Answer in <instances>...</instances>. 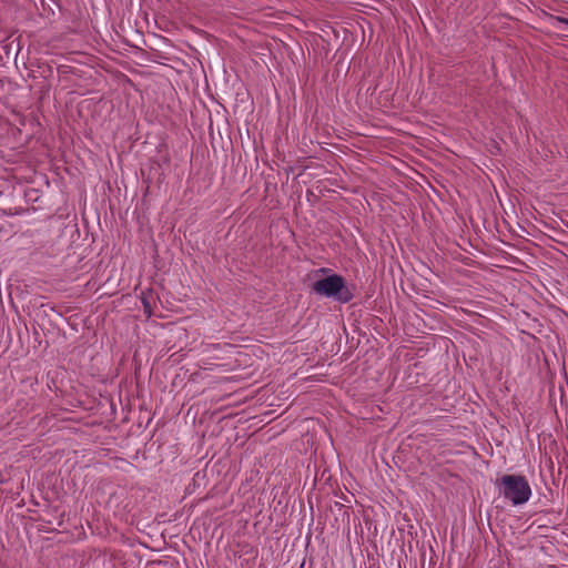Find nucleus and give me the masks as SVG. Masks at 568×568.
Here are the masks:
<instances>
[{"instance_id": "f257e3e1", "label": "nucleus", "mask_w": 568, "mask_h": 568, "mask_svg": "<svg viewBox=\"0 0 568 568\" xmlns=\"http://www.w3.org/2000/svg\"><path fill=\"white\" fill-rule=\"evenodd\" d=\"M499 494L513 506L526 504L531 497V488L524 476L504 475L496 483Z\"/></svg>"}, {"instance_id": "f03ea898", "label": "nucleus", "mask_w": 568, "mask_h": 568, "mask_svg": "<svg viewBox=\"0 0 568 568\" xmlns=\"http://www.w3.org/2000/svg\"><path fill=\"white\" fill-rule=\"evenodd\" d=\"M312 288L316 294L343 304L353 298V293L346 286L344 277L337 274L317 280L313 283Z\"/></svg>"}, {"instance_id": "7ed1b4c3", "label": "nucleus", "mask_w": 568, "mask_h": 568, "mask_svg": "<svg viewBox=\"0 0 568 568\" xmlns=\"http://www.w3.org/2000/svg\"><path fill=\"white\" fill-rule=\"evenodd\" d=\"M143 303H144L145 313H148V315L150 316L151 315L150 305L146 302H143Z\"/></svg>"}, {"instance_id": "20e7f679", "label": "nucleus", "mask_w": 568, "mask_h": 568, "mask_svg": "<svg viewBox=\"0 0 568 568\" xmlns=\"http://www.w3.org/2000/svg\"><path fill=\"white\" fill-rule=\"evenodd\" d=\"M559 23L568 24V19L566 18H558Z\"/></svg>"}]
</instances>
